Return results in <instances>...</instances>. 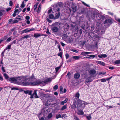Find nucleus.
<instances>
[{"label":"nucleus","mask_w":120,"mask_h":120,"mask_svg":"<svg viewBox=\"0 0 120 120\" xmlns=\"http://www.w3.org/2000/svg\"><path fill=\"white\" fill-rule=\"evenodd\" d=\"M41 9V5H40V4L38 8V11H37L38 12V13H39L40 12Z\"/></svg>","instance_id":"nucleus-39"},{"label":"nucleus","mask_w":120,"mask_h":120,"mask_svg":"<svg viewBox=\"0 0 120 120\" xmlns=\"http://www.w3.org/2000/svg\"><path fill=\"white\" fill-rule=\"evenodd\" d=\"M29 36L28 35H26V36H24L22 38L23 39L26 38L27 39L28 38H29Z\"/></svg>","instance_id":"nucleus-44"},{"label":"nucleus","mask_w":120,"mask_h":120,"mask_svg":"<svg viewBox=\"0 0 120 120\" xmlns=\"http://www.w3.org/2000/svg\"><path fill=\"white\" fill-rule=\"evenodd\" d=\"M96 62L97 64L103 66H105V63L103 62L100 61H96Z\"/></svg>","instance_id":"nucleus-11"},{"label":"nucleus","mask_w":120,"mask_h":120,"mask_svg":"<svg viewBox=\"0 0 120 120\" xmlns=\"http://www.w3.org/2000/svg\"><path fill=\"white\" fill-rule=\"evenodd\" d=\"M51 30L53 32L52 33H56L58 32L59 30V28L55 25L54 24L52 25L51 27Z\"/></svg>","instance_id":"nucleus-2"},{"label":"nucleus","mask_w":120,"mask_h":120,"mask_svg":"<svg viewBox=\"0 0 120 120\" xmlns=\"http://www.w3.org/2000/svg\"><path fill=\"white\" fill-rule=\"evenodd\" d=\"M77 105L79 107L82 106L84 105V101L79 99L77 100Z\"/></svg>","instance_id":"nucleus-4"},{"label":"nucleus","mask_w":120,"mask_h":120,"mask_svg":"<svg viewBox=\"0 0 120 120\" xmlns=\"http://www.w3.org/2000/svg\"><path fill=\"white\" fill-rule=\"evenodd\" d=\"M83 4L85 6L88 7H89V5H87L86 4V3H85L84 2H82Z\"/></svg>","instance_id":"nucleus-62"},{"label":"nucleus","mask_w":120,"mask_h":120,"mask_svg":"<svg viewBox=\"0 0 120 120\" xmlns=\"http://www.w3.org/2000/svg\"><path fill=\"white\" fill-rule=\"evenodd\" d=\"M24 93L26 94H28L29 95H30V91L29 90L24 91Z\"/></svg>","instance_id":"nucleus-31"},{"label":"nucleus","mask_w":120,"mask_h":120,"mask_svg":"<svg viewBox=\"0 0 120 120\" xmlns=\"http://www.w3.org/2000/svg\"><path fill=\"white\" fill-rule=\"evenodd\" d=\"M98 57L100 58H102V57L105 58L107 57V56L105 54H102L100 55H98Z\"/></svg>","instance_id":"nucleus-20"},{"label":"nucleus","mask_w":120,"mask_h":120,"mask_svg":"<svg viewBox=\"0 0 120 120\" xmlns=\"http://www.w3.org/2000/svg\"><path fill=\"white\" fill-rule=\"evenodd\" d=\"M54 17L53 15L52 14H50L49 16V18L50 19H53Z\"/></svg>","instance_id":"nucleus-30"},{"label":"nucleus","mask_w":120,"mask_h":120,"mask_svg":"<svg viewBox=\"0 0 120 120\" xmlns=\"http://www.w3.org/2000/svg\"><path fill=\"white\" fill-rule=\"evenodd\" d=\"M11 90H19L18 88L17 87H13L12 88H11Z\"/></svg>","instance_id":"nucleus-57"},{"label":"nucleus","mask_w":120,"mask_h":120,"mask_svg":"<svg viewBox=\"0 0 120 120\" xmlns=\"http://www.w3.org/2000/svg\"><path fill=\"white\" fill-rule=\"evenodd\" d=\"M9 4L10 6H12L13 4L12 1L11 0L10 1H9Z\"/></svg>","instance_id":"nucleus-51"},{"label":"nucleus","mask_w":120,"mask_h":120,"mask_svg":"<svg viewBox=\"0 0 120 120\" xmlns=\"http://www.w3.org/2000/svg\"><path fill=\"white\" fill-rule=\"evenodd\" d=\"M80 96V94L78 92H77L75 94V97L78 98Z\"/></svg>","instance_id":"nucleus-38"},{"label":"nucleus","mask_w":120,"mask_h":120,"mask_svg":"<svg viewBox=\"0 0 120 120\" xmlns=\"http://www.w3.org/2000/svg\"><path fill=\"white\" fill-rule=\"evenodd\" d=\"M63 88L62 86H61L60 87V93L61 94H62L63 93Z\"/></svg>","instance_id":"nucleus-29"},{"label":"nucleus","mask_w":120,"mask_h":120,"mask_svg":"<svg viewBox=\"0 0 120 120\" xmlns=\"http://www.w3.org/2000/svg\"><path fill=\"white\" fill-rule=\"evenodd\" d=\"M52 9H50V10H48V13L49 14V13H50L52 11Z\"/></svg>","instance_id":"nucleus-64"},{"label":"nucleus","mask_w":120,"mask_h":120,"mask_svg":"<svg viewBox=\"0 0 120 120\" xmlns=\"http://www.w3.org/2000/svg\"><path fill=\"white\" fill-rule=\"evenodd\" d=\"M7 38V36H5L4 37L1 38L0 40V44L2 41L6 40Z\"/></svg>","instance_id":"nucleus-19"},{"label":"nucleus","mask_w":120,"mask_h":120,"mask_svg":"<svg viewBox=\"0 0 120 120\" xmlns=\"http://www.w3.org/2000/svg\"><path fill=\"white\" fill-rule=\"evenodd\" d=\"M60 14V12H58V13H56L55 16V18L57 19L58 18Z\"/></svg>","instance_id":"nucleus-14"},{"label":"nucleus","mask_w":120,"mask_h":120,"mask_svg":"<svg viewBox=\"0 0 120 120\" xmlns=\"http://www.w3.org/2000/svg\"><path fill=\"white\" fill-rule=\"evenodd\" d=\"M53 88L55 90L57 89L58 88V86L57 85H56L54 86Z\"/></svg>","instance_id":"nucleus-48"},{"label":"nucleus","mask_w":120,"mask_h":120,"mask_svg":"<svg viewBox=\"0 0 120 120\" xmlns=\"http://www.w3.org/2000/svg\"><path fill=\"white\" fill-rule=\"evenodd\" d=\"M49 94H45V95L44 97H45L46 98H48Z\"/></svg>","instance_id":"nucleus-56"},{"label":"nucleus","mask_w":120,"mask_h":120,"mask_svg":"<svg viewBox=\"0 0 120 120\" xmlns=\"http://www.w3.org/2000/svg\"><path fill=\"white\" fill-rule=\"evenodd\" d=\"M46 33L49 35H50L51 34V33L49 32V30L48 29H47V30L46 32Z\"/></svg>","instance_id":"nucleus-54"},{"label":"nucleus","mask_w":120,"mask_h":120,"mask_svg":"<svg viewBox=\"0 0 120 120\" xmlns=\"http://www.w3.org/2000/svg\"><path fill=\"white\" fill-rule=\"evenodd\" d=\"M62 3L61 2H59L58 4V6L60 7H61L62 6Z\"/></svg>","instance_id":"nucleus-41"},{"label":"nucleus","mask_w":120,"mask_h":120,"mask_svg":"<svg viewBox=\"0 0 120 120\" xmlns=\"http://www.w3.org/2000/svg\"><path fill=\"white\" fill-rule=\"evenodd\" d=\"M87 56L92 58H94L95 57H96V58L97 59L98 58L97 57V55H88Z\"/></svg>","instance_id":"nucleus-27"},{"label":"nucleus","mask_w":120,"mask_h":120,"mask_svg":"<svg viewBox=\"0 0 120 120\" xmlns=\"http://www.w3.org/2000/svg\"><path fill=\"white\" fill-rule=\"evenodd\" d=\"M91 16L92 18L95 20L97 19L99 17V15L96 12L94 11L91 13Z\"/></svg>","instance_id":"nucleus-3"},{"label":"nucleus","mask_w":120,"mask_h":120,"mask_svg":"<svg viewBox=\"0 0 120 120\" xmlns=\"http://www.w3.org/2000/svg\"><path fill=\"white\" fill-rule=\"evenodd\" d=\"M86 118H87V119L89 120H90L91 119V116H87L86 117Z\"/></svg>","instance_id":"nucleus-53"},{"label":"nucleus","mask_w":120,"mask_h":120,"mask_svg":"<svg viewBox=\"0 0 120 120\" xmlns=\"http://www.w3.org/2000/svg\"><path fill=\"white\" fill-rule=\"evenodd\" d=\"M113 23L112 19H109L106 20H105L104 23V24L106 23L110 25L112 24Z\"/></svg>","instance_id":"nucleus-7"},{"label":"nucleus","mask_w":120,"mask_h":120,"mask_svg":"<svg viewBox=\"0 0 120 120\" xmlns=\"http://www.w3.org/2000/svg\"><path fill=\"white\" fill-rule=\"evenodd\" d=\"M67 117V116L65 114H64L61 116V118H65Z\"/></svg>","instance_id":"nucleus-45"},{"label":"nucleus","mask_w":120,"mask_h":120,"mask_svg":"<svg viewBox=\"0 0 120 120\" xmlns=\"http://www.w3.org/2000/svg\"><path fill=\"white\" fill-rule=\"evenodd\" d=\"M69 55L68 53H66L65 54L66 58L67 59L69 57Z\"/></svg>","instance_id":"nucleus-46"},{"label":"nucleus","mask_w":120,"mask_h":120,"mask_svg":"<svg viewBox=\"0 0 120 120\" xmlns=\"http://www.w3.org/2000/svg\"><path fill=\"white\" fill-rule=\"evenodd\" d=\"M52 80L51 78H47L46 79H45L44 81H42V83H44L45 84H47L49 82H50Z\"/></svg>","instance_id":"nucleus-8"},{"label":"nucleus","mask_w":120,"mask_h":120,"mask_svg":"<svg viewBox=\"0 0 120 120\" xmlns=\"http://www.w3.org/2000/svg\"><path fill=\"white\" fill-rule=\"evenodd\" d=\"M30 79V78L26 79L25 76L13 77L9 78L8 81L11 83L14 82L19 85L28 86L30 85V82H27V80Z\"/></svg>","instance_id":"nucleus-1"},{"label":"nucleus","mask_w":120,"mask_h":120,"mask_svg":"<svg viewBox=\"0 0 120 120\" xmlns=\"http://www.w3.org/2000/svg\"><path fill=\"white\" fill-rule=\"evenodd\" d=\"M12 39V38L11 37H9L7 40L6 41L7 42H9Z\"/></svg>","instance_id":"nucleus-49"},{"label":"nucleus","mask_w":120,"mask_h":120,"mask_svg":"<svg viewBox=\"0 0 120 120\" xmlns=\"http://www.w3.org/2000/svg\"><path fill=\"white\" fill-rule=\"evenodd\" d=\"M80 76V74L79 73H76L74 75V77L75 79H78L79 78Z\"/></svg>","instance_id":"nucleus-10"},{"label":"nucleus","mask_w":120,"mask_h":120,"mask_svg":"<svg viewBox=\"0 0 120 120\" xmlns=\"http://www.w3.org/2000/svg\"><path fill=\"white\" fill-rule=\"evenodd\" d=\"M85 52H82L81 53V55H83L84 56H86V53H85Z\"/></svg>","instance_id":"nucleus-63"},{"label":"nucleus","mask_w":120,"mask_h":120,"mask_svg":"<svg viewBox=\"0 0 120 120\" xmlns=\"http://www.w3.org/2000/svg\"><path fill=\"white\" fill-rule=\"evenodd\" d=\"M11 45H9L6 48L4 49L5 50H6L7 49H10L11 47Z\"/></svg>","instance_id":"nucleus-37"},{"label":"nucleus","mask_w":120,"mask_h":120,"mask_svg":"<svg viewBox=\"0 0 120 120\" xmlns=\"http://www.w3.org/2000/svg\"><path fill=\"white\" fill-rule=\"evenodd\" d=\"M42 81L41 80H37L32 82H30V84L32 85H35L38 84H42Z\"/></svg>","instance_id":"nucleus-5"},{"label":"nucleus","mask_w":120,"mask_h":120,"mask_svg":"<svg viewBox=\"0 0 120 120\" xmlns=\"http://www.w3.org/2000/svg\"><path fill=\"white\" fill-rule=\"evenodd\" d=\"M60 118H61V116L60 114L57 115L56 116V119H58Z\"/></svg>","instance_id":"nucleus-40"},{"label":"nucleus","mask_w":120,"mask_h":120,"mask_svg":"<svg viewBox=\"0 0 120 120\" xmlns=\"http://www.w3.org/2000/svg\"><path fill=\"white\" fill-rule=\"evenodd\" d=\"M113 76H111V77H110L107 78L106 79V80H107V81H109V80L112 78V77Z\"/></svg>","instance_id":"nucleus-59"},{"label":"nucleus","mask_w":120,"mask_h":120,"mask_svg":"<svg viewBox=\"0 0 120 120\" xmlns=\"http://www.w3.org/2000/svg\"><path fill=\"white\" fill-rule=\"evenodd\" d=\"M16 19H17V20L18 21H20L22 20V19H21V18H18V17H16Z\"/></svg>","instance_id":"nucleus-58"},{"label":"nucleus","mask_w":120,"mask_h":120,"mask_svg":"<svg viewBox=\"0 0 120 120\" xmlns=\"http://www.w3.org/2000/svg\"><path fill=\"white\" fill-rule=\"evenodd\" d=\"M73 59L75 60H76L79 59L80 58V57L78 56H73L72 57Z\"/></svg>","instance_id":"nucleus-23"},{"label":"nucleus","mask_w":120,"mask_h":120,"mask_svg":"<svg viewBox=\"0 0 120 120\" xmlns=\"http://www.w3.org/2000/svg\"><path fill=\"white\" fill-rule=\"evenodd\" d=\"M38 4V3H36L34 5V11L35 12H36L37 11V8Z\"/></svg>","instance_id":"nucleus-24"},{"label":"nucleus","mask_w":120,"mask_h":120,"mask_svg":"<svg viewBox=\"0 0 120 120\" xmlns=\"http://www.w3.org/2000/svg\"><path fill=\"white\" fill-rule=\"evenodd\" d=\"M96 73V71L94 69H93L90 70L89 71V73L90 74L94 75Z\"/></svg>","instance_id":"nucleus-16"},{"label":"nucleus","mask_w":120,"mask_h":120,"mask_svg":"<svg viewBox=\"0 0 120 120\" xmlns=\"http://www.w3.org/2000/svg\"><path fill=\"white\" fill-rule=\"evenodd\" d=\"M34 97L36 98H39L36 93V90H34L33 94L31 95L30 96V98H32Z\"/></svg>","instance_id":"nucleus-6"},{"label":"nucleus","mask_w":120,"mask_h":120,"mask_svg":"<svg viewBox=\"0 0 120 120\" xmlns=\"http://www.w3.org/2000/svg\"><path fill=\"white\" fill-rule=\"evenodd\" d=\"M62 52H61L58 54V55L60 56V57H62Z\"/></svg>","instance_id":"nucleus-42"},{"label":"nucleus","mask_w":120,"mask_h":120,"mask_svg":"<svg viewBox=\"0 0 120 120\" xmlns=\"http://www.w3.org/2000/svg\"><path fill=\"white\" fill-rule=\"evenodd\" d=\"M25 6V4H24V1H23L21 4V7L22 8H24Z\"/></svg>","instance_id":"nucleus-35"},{"label":"nucleus","mask_w":120,"mask_h":120,"mask_svg":"<svg viewBox=\"0 0 120 120\" xmlns=\"http://www.w3.org/2000/svg\"><path fill=\"white\" fill-rule=\"evenodd\" d=\"M18 21L17 20H14V21L13 23H17L18 22Z\"/></svg>","instance_id":"nucleus-61"},{"label":"nucleus","mask_w":120,"mask_h":120,"mask_svg":"<svg viewBox=\"0 0 120 120\" xmlns=\"http://www.w3.org/2000/svg\"><path fill=\"white\" fill-rule=\"evenodd\" d=\"M41 36V35L39 33H35L33 37H35V38H38V37Z\"/></svg>","instance_id":"nucleus-22"},{"label":"nucleus","mask_w":120,"mask_h":120,"mask_svg":"<svg viewBox=\"0 0 120 120\" xmlns=\"http://www.w3.org/2000/svg\"><path fill=\"white\" fill-rule=\"evenodd\" d=\"M115 63L116 64H118L120 63V60H116L115 62Z\"/></svg>","instance_id":"nucleus-32"},{"label":"nucleus","mask_w":120,"mask_h":120,"mask_svg":"<svg viewBox=\"0 0 120 120\" xmlns=\"http://www.w3.org/2000/svg\"><path fill=\"white\" fill-rule=\"evenodd\" d=\"M52 116V114L51 113H50L48 116L47 117L48 118H51Z\"/></svg>","instance_id":"nucleus-36"},{"label":"nucleus","mask_w":120,"mask_h":120,"mask_svg":"<svg viewBox=\"0 0 120 120\" xmlns=\"http://www.w3.org/2000/svg\"><path fill=\"white\" fill-rule=\"evenodd\" d=\"M100 81L101 82H106V80L104 79H100Z\"/></svg>","instance_id":"nucleus-47"},{"label":"nucleus","mask_w":120,"mask_h":120,"mask_svg":"<svg viewBox=\"0 0 120 120\" xmlns=\"http://www.w3.org/2000/svg\"><path fill=\"white\" fill-rule=\"evenodd\" d=\"M3 75L5 77V79L8 81V79L9 78L8 76L7 75V74L5 73L3 74Z\"/></svg>","instance_id":"nucleus-21"},{"label":"nucleus","mask_w":120,"mask_h":120,"mask_svg":"<svg viewBox=\"0 0 120 120\" xmlns=\"http://www.w3.org/2000/svg\"><path fill=\"white\" fill-rule=\"evenodd\" d=\"M86 41H84L82 42L81 43V45L82 46H84L85 43Z\"/></svg>","instance_id":"nucleus-55"},{"label":"nucleus","mask_w":120,"mask_h":120,"mask_svg":"<svg viewBox=\"0 0 120 120\" xmlns=\"http://www.w3.org/2000/svg\"><path fill=\"white\" fill-rule=\"evenodd\" d=\"M46 20H47V21H48V22L49 23H51L52 22V21L51 20H50L48 18L46 19Z\"/></svg>","instance_id":"nucleus-60"},{"label":"nucleus","mask_w":120,"mask_h":120,"mask_svg":"<svg viewBox=\"0 0 120 120\" xmlns=\"http://www.w3.org/2000/svg\"><path fill=\"white\" fill-rule=\"evenodd\" d=\"M85 9L84 8H82L80 11L79 14H83L85 12Z\"/></svg>","instance_id":"nucleus-25"},{"label":"nucleus","mask_w":120,"mask_h":120,"mask_svg":"<svg viewBox=\"0 0 120 120\" xmlns=\"http://www.w3.org/2000/svg\"><path fill=\"white\" fill-rule=\"evenodd\" d=\"M105 73H106V72H99V74L100 75H103Z\"/></svg>","instance_id":"nucleus-43"},{"label":"nucleus","mask_w":120,"mask_h":120,"mask_svg":"<svg viewBox=\"0 0 120 120\" xmlns=\"http://www.w3.org/2000/svg\"><path fill=\"white\" fill-rule=\"evenodd\" d=\"M40 97L41 98H43V97H44V96L45 95V94H44L42 92L40 93Z\"/></svg>","instance_id":"nucleus-33"},{"label":"nucleus","mask_w":120,"mask_h":120,"mask_svg":"<svg viewBox=\"0 0 120 120\" xmlns=\"http://www.w3.org/2000/svg\"><path fill=\"white\" fill-rule=\"evenodd\" d=\"M61 65L59 66V67L56 68L55 69L56 72H57L59 69L61 68Z\"/></svg>","instance_id":"nucleus-34"},{"label":"nucleus","mask_w":120,"mask_h":120,"mask_svg":"<svg viewBox=\"0 0 120 120\" xmlns=\"http://www.w3.org/2000/svg\"><path fill=\"white\" fill-rule=\"evenodd\" d=\"M75 60L73 59V58L72 57H71L67 61V62L68 63H69L71 62L72 61H74Z\"/></svg>","instance_id":"nucleus-28"},{"label":"nucleus","mask_w":120,"mask_h":120,"mask_svg":"<svg viewBox=\"0 0 120 120\" xmlns=\"http://www.w3.org/2000/svg\"><path fill=\"white\" fill-rule=\"evenodd\" d=\"M105 18V16L102 15H100L99 17L97 19H98L100 20L101 19L102 20H104V19Z\"/></svg>","instance_id":"nucleus-18"},{"label":"nucleus","mask_w":120,"mask_h":120,"mask_svg":"<svg viewBox=\"0 0 120 120\" xmlns=\"http://www.w3.org/2000/svg\"><path fill=\"white\" fill-rule=\"evenodd\" d=\"M30 31V29L28 28H27L22 31L21 32L22 34H23Z\"/></svg>","instance_id":"nucleus-12"},{"label":"nucleus","mask_w":120,"mask_h":120,"mask_svg":"<svg viewBox=\"0 0 120 120\" xmlns=\"http://www.w3.org/2000/svg\"><path fill=\"white\" fill-rule=\"evenodd\" d=\"M54 96L53 94H49L48 98L50 100H52L54 98Z\"/></svg>","instance_id":"nucleus-15"},{"label":"nucleus","mask_w":120,"mask_h":120,"mask_svg":"<svg viewBox=\"0 0 120 120\" xmlns=\"http://www.w3.org/2000/svg\"><path fill=\"white\" fill-rule=\"evenodd\" d=\"M3 80V78L2 75L0 73V80L2 81Z\"/></svg>","instance_id":"nucleus-52"},{"label":"nucleus","mask_w":120,"mask_h":120,"mask_svg":"<svg viewBox=\"0 0 120 120\" xmlns=\"http://www.w3.org/2000/svg\"><path fill=\"white\" fill-rule=\"evenodd\" d=\"M92 81V79L90 77H88L85 82V84L91 82Z\"/></svg>","instance_id":"nucleus-9"},{"label":"nucleus","mask_w":120,"mask_h":120,"mask_svg":"<svg viewBox=\"0 0 120 120\" xmlns=\"http://www.w3.org/2000/svg\"><path fill=\"white\" fill-rule=\"evenodd\" d=\"M68 105L67 104H66L65 105L63 106L60 109V110L63 111L66 109L67 108Z\"/></svg>","instance_id":"nucleus-17"},{"label":"nucleus","mask_w":120,"mask_h":120,"mask_svg":"<svg viewBox=\"0 0 120 120\" xmlns=\"http://www.w3.org/2000/svg\"><path fill=\"white\" fill-rule=\"evenodd\" d=\"M76 105L75 103H74L73 105H72L71 106V108L72 109H75L76 108Z\"/></svg>","instance_id":"nucleus-26"},{"label":"nucleus","mask_w":120,"mask_h":120,"mask_svg":"<svg viewBox=\"0 0 120 120\" xmlns=\"http://www.w3.org/2000/svg\"><path fill=\"white\" fill-rule=\"evenodd\" d=\"M77 114L79 115H82L84 114V112L82 110H79L78 111Z\"/></svg>","instance_id":"nucleus-13"},{"label":"nucleus","mask_w":120,"mask_h":120,"mask_svg":"<svg viewBox=\"0 0 120 120\" xmlns=\"http://www.w3.org/2000/svg\"><path fill=\"white\" fill-rule=\"evenodd\" d=\"M2 69L3 72H5V70L4 68V67H3V65H2Z\"/></svg>","instance_id":"nucleus-50"}]
</instances>
